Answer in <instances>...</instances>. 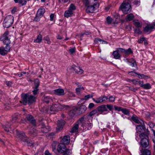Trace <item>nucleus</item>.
I'll use <instances>...</instances> for the list:
<instances>
[{"label": "nucleus", "instance_id": "nucleus-62", "mask_svg": "<svg viewBox=\"0 0 155 155\" xmlns=\"http://www.w3.org/2000/svg\"><path fill=\"white\" fill-rule=\"evenodd\" d=\"M135 61H136L133 58H131L129 59L127 61V62H128V63H130V64L131 63H133Z\"/></svg>", "mask_w": 155, "mask_h": 155}, {"label": "nucleus", "instance_id": "nucleus-34", "mask_svg": "<svg viewBox=\"0 0 155 155\" xmlns=\"http://www.w3.org/2000/svg\"><path fill=\"white\" fill-rule=\"evenodd\" d=\"M45 12V9L43 8H40L38 9L37 13L38 15L42 17Z\"/></svg>", "mask_w": 155, "mask_h": 155}, {"label": "nucleus", "instance_id": "nucleus-49", "mask_svg": "<svg viewBox=\"0 0 155 155\" xmlns=\"http://www.w3.org/2000/svg\"><path fill=\"white\" fill-rule=\"evenodd\" d=\"M129 65L132 67H134L136 68V70H137L138 69V68L137 66L136 61L133 63H131L129 64Z\"/></svg>", "mask_w": 155, "mask_h": 155}, {"label": "nucleus", "instance_id": "nucleus-19", "mask_svg": "<svg viewBox=\"0 0 155 155\" xmlns=\"http://www.w3.org/2000/svg\"><path fill=\"white\" fill-rule=\"evenodd\" d=\"M11 125V124L8 122L5 123L3 126L5 130L7 132H10V133H11V132H10V131H12L11 128L10 127Z\"/></svg>", "mask_w": 155, "mask_h": 155}, {"label": "nucleus", "instance_id": "nucleus-17", "mask_svg": "<svg viewBox=\"0 0 155 155\" xmlns=\"http://www.w3.org/2000/svg\"><path fill=\"white\" fill-rule=\"evenodd\" d=\"M106 106V105L104 104L100 106L97 108V110L98 111L101 112V114H102L103 112L107 111Z\"/></svg>", "mask_w": 155, "mask_h": 155}, {"label": "nucleus", "instance_id": "nucleus-45", "mask_svg": "<svg viewBox=\"0 0 155 155\" xmlns=\"http://www.w3.org/2000/svg\"><path fill=\"white\" fill-rule=\"evenodd\" d=\"M135 74H136L138 75V78L140 79H143L146 78L147 77V76L143 74H140L137 73H135Z\"/></svg>", "mask_w": 155, "mask_h": 155}, {"label": "nucleus", "instance_id": "nucleus-23", "mask_svg": "<svg viewBox=\"0 0 155 155\" xmlns=\"http://www.w3.org/2000/svg\"><path fill=\"white\" fill-rule=\"evenodd\" d=\"M44 102L48 104L51 101H52V99L51 97L48 96H45L43 99Z\"/></svg>", "mask_w": 155, "mask_h": 155}, {"label": "nucleus", "instance_id": "nucleus-11", "mask_svg": "<svg viewBox=\"0 0 155 155\" xmlns=\"http://www.w3.org/2000/svg\"><path fill=\"white\" fill-rule=\"evenodd\" d=\"M108 99V97H107L102 96L95 98H93V100L96 103L99 104L104 101H106Z\"/></svg>", "mask_w": 155, "mask_h": 155}, {"label": "nucleus", "instance_id": "nucleus-26", "mask_svg": "<svg viewBox=\"0 0 155 155\" xmlns=\"http://www.w3.org/2000/svg\"><path fill=\"white\" fill-rule=\"evenodd\" d=\"M140 152L141 154L140 155H151V151L147 149H145L143 151L140 150Z\"/></svg>", "mask_w": 155, "mask_h": 155}, {"label": "nucleus", "instance_id": "nucleus-36", "mask_svg": "<svg viewBox=\"0 0 155 155\" xmlns=\"http://www.w3.org/2000/svg\"><path fill=\"white\" fill-rule=\"evenodd\" d=\"M134 18V15L130 13L127 15L126 19L127 21H130L132 20Z\"/></svg>", "mask_w": 155, "mask_h": 155}, {"label": "nucleus", "instance_id": "nucleus-29", "mask_svg": "<svg viewBox=\"0 0 155 155\" xmlns=\"http://www.w3.org/2000/svg\"><path fill=\"white\" fill-rule=\"evenodd\" d=\"M100 42V44H107V42L105 41L103 39H101L99 38H97L95 39L94 40V42L95 44H98V42Z\"/></svg>", "mask_w": 155, "mask_h": 155}, {"label": "nucleus", "instance_id": "nucleus-63", "mask_svg": "<svg viewBox=\"0 0 155 155\" xmlns=\"http://www.w3.org/2000/svg\"><path fill=\"white\" fill-rule=\"evenodd\" d=\"M83 2L86 6L89 3V0H83Z\"/></svg>", "mask_w": 155, "mask_h": 155}, {"label": "nucleus", "instance_id": "nucleus-64", "mask_svg": "<svg viewBox=\"0 0 155 155\" xmlns=\"http://www.w3.org/2000/svg\"><path fill=\"white\" fill-rule=\"evenodd\" d=\"M75 48H73L69 50V51L71 54H73L75 52Z\"/></svg>", "mask_w": 155, "mask_h": 155}, {"label": "nucleus", "instance_id": "nucleus-53", "mask_svg": "<svg viewBox=\"0 0 155 155\" xmlns=\"http://www.w3.org/2000/svg\"><path fill=\"white\" fill-rule=\"evenodd\" d=\"M106 105V107H107V108L110 111L113 108V106L110 104H107Z\"/></svg>", "mask_w": 155, "mask_h": 155}, {"label": "nucleus", "instance_id": "nucleus-27", "mask_svg": "<svg viewBox=\"0 0 155 155\" xmlns=\"http://www.w3.org/2000/svg\"><path fill=\"white\" fill-rule=\"evenodd\" d=\"M79 125H80V124L77 122V124H75L71 129V133H74L77 132L78 131Z\"/></svg>", "mask_w": 155, "mask_h": 155}, {"label": "nucleus", "instance_id": "nucleus-4", "mask_svg": "<svg viewBox=\"0 0 155 155\" xmlns=\"http://www.w3.org/2000/svg\"><path fill=\"white\" fill-rule=\"evenodd\" d=\"M140 137L141 139L140 142L141 146L144 148L147 147L149 145L147 134L146 133H141L140 135Z\"/></svg>", "mask_w": 155, "mask_h": 155}, {"label": "nucleus", "instance_id": "nucleus-44", "mask_svg": "<svg viewBox=\"0 0 155 155\" xmlns=\"http://www.w3.org/2000/svg\"><path fill=\"white\" fill-rule=\"evenodd\" d=\"M18 115L16 114H15L13 116L12 119L11 120V123H13L16 122L18 118Z\"/></svg>", "mask_w": 155, "mask_h": 155}, {"label": "nucleus", "instance_id": "nucleus-1", "mask_svg": "<svg viewBox=\"0 0 155 155\" xmlns=\"http://www.w3.org/2000/svg\"><path fill=\"white\" fill-rule=\"evenodd\" d=\"M16 137L19 141L24 144H27L29 146L33 145L32 143L28 140L25 133L22 131L17 130Z\"/></svg>", "mask_w": 155, "mask_h": 155}, {"label": "nucleus", "instance_id": "nucleus-6", "mask_svg": "<svg viewBox=\"0 0 155 155\" xmlns=\"http://www.w3.org/2000/svg\"><path fill=\"white\" fill-rule=\"evenodd\" d=\"M69 107V106L58 104L52 105L50 108V110L51 111H57L62 109L67 110Z\"/></svg>", "mask_w": 155, "mask_h": 155}, {"label": "nucleus", "instance_id": "nucleus-13", "mask_svg": "<svg viewBox=\"0 0 155 155\" xmlns=\"http://www.w3.org/2000/svg\"><path fill=\"white\" fill-rule=\"evenodd\" d=\"M131 119L135 123L137 124L142 125L144 124L143 121L135 115H133Z\"/></svg>", "mask_w": 155, "mask_h": 155}, {"label": "nucleus", "instance_id": "nucleus-61", "mask_svg": "<svg viewBox=\"0 0 155 155\" xmlns=\"http://www.w3.org/2000/svg\"><path fill=\"white\" fill-rule=\"evenodd\" d=\"M94 106V104L93 103H90L88 106V108L89 109H91Z\"/></svg>", "mask_w": 155, "mask_h": 155}, {"label": "nucleus", "instance_id": "nucleus-31", "mask_svg": "<svg viewBox=\"0 0 155 155\" xmlns=\"http://www.w3.org/2000/svg\"><path fill=\"white\" fill-rule=\"evenodd\" d=\"M113 55L114 58L116 59H118L120 57V54L119 53L118 51H114L113 53Z\"/></svg>", "mask_w": 155, "mask_h": 155}, {"label": "nucleus", "instance_id": "nucleus-56", "mask_svg": "<svg viewBox=\"0 0 155 155\" xmlns=\"http://www.w3.org/2000/svg\"><path fill=\"white\" fill-rule=\"evenodd\" d=\"M5 84L6 85L9 87H10L12 84V82L11 81H6Z\"/></svg>", "mask_w": 155, "mask_h": 155}, {"label": "nucleus", "instance_id": "nucleus-20", "mask_svg": "<svg viewBox=\"0 0 155 155\" xmlns=\"http://www.w3.org/2000/svg\"><path fill=\"white\" fill-rule=\"evenodd\" d=\"M70 141V137L68 135H65L64 137L62 139L63 143L68 144Z\"/></svg>", "mask_w": 155, "mask_h": 155}, {"label": "nucleus", "instance_id": "nucleus-18", "mask_svg": "<svg viewBox=\"0 0 155 155\" xmlns=\"http://www.w3.org/2000/svg\"><path fill=\"white\" fill-rule=\"evenodd\" d=\"M27 120H28L33 125L35 126L36 121L32 116L30 114H28L26 116Z\"/></svg>", "mask_w": 155, "mask_h": 155}, {"label": "nucleus", "instance_id": "nucleus-52", "mask_svg": "<svg viewBox=\"0 0 155 155\" xmlns=\"http://www.w3.org/2000/svg\"><path fill=\"white\" fill-rule=\"evenodd\" d=\"M42 17L39 15H38L37 13L36 16L34 20L35 21H38L40 20V18L41 17Z\"/></svg>", "mask_w": 155, "mask_h": 155}, {"label": "nucleus", "instance_id": "nucleus-9", "mask_svg": "<svg viewBox=\"0 0 155 155\" xmlns=\"http://www.w3.org/2000/svg\"><path fill=\"white\" fill-rule=\"evenodd\" d=\"M8 32L6 31L0 38V40L2 41L3 43L6 45H8L10 43V39L8 36Z\"/></svg>", "mask_w": 155, "mask_h": 155}, {"label": "nucleus", "instance_id": "nucleus-28", "mask_svg": "<svg viewBox=\"0 0 155 155\" xmlns=\"http://www.w3.org/2000/svg\"><path fill=\"white\" fill-rule=\"evenodd\" d=\"M143 125V124L142 125H140V124L137 126L136 129L138 132L142 133H145V132H143V131H144V130Z\"/></svg>", "mask_w": 155, "mask_h": 155}, {"label": "nucleus", "instance_id": "nucleus-21", "mask_svg": "<svg viewBox=\"0 0 155 155\" xmlns=\"http://www.w3.org/2000/svg\"><path fill=\"white\" fill-rule=\"evenodd\" d=\"M41 124L42 126L41 127V131H42V132L43 133H47L50 130V128H46L44 123L41 122Z\"/></svg>", "mask_w": 155, "mask_h": 155}, {"label": "nucleus", "instance_id": "nucleus-40", "mask_svg": "<svg viewBox=\"0 0 155 155\" xmlns=\"http://www.w3.org/2000/svg\"><path fill=\"white\" fill-rule=\"evenodd\" d=\"M75 71L76 73L79 74H82L84 71L83 70L81 69L79 67H77L75 69Z\"/></svg>", "mask_w": 155, "mask_h": 155}, {"label": "nucleus", "instance_id": "nucleus-47", "mask_svg": "<svg viewBox=\"0 0 155 155\" xmlns=\"http://www.w3.org/2000/svg\"><path fill=\"white\" fill-rule=\"evenodd\" d=\"M115 96H110L109 98H108L107 100H108L110 102H113L115 101Z\"/></svg>", "mask_w": 155, "mask_h": 155}, {"label": "nucleus", "instance_id": "nucleus-33", "mask_svg": "<svg viewBox=\"0 0 155 155\" xmlns=\"http://www.w3.org/2000/svg\"><path fill=\"white\" fill-rule=\"evenodd\" d=\"M133 53V51L130 48H129L127 50H125L124 52L123 55L125 56H127L129 55L130 54H132Z\"/></svg>", "mask_w": 155, "mask_h": 155}, {"label": "nucleus", "instance_id": "nucleus-35", "mask_svg": "<svg viewBox=\"0 0 155 155\" xmlns=\"http://www.w3.org/2000/svg\"><path fill=\"white\" fill-rule=\"evenodd\" d=\"M134 24L135 26L137 28H141L142 26V23L139 22L137 20L134 21Z\"/></svg>", "mask_w": 155, "mask_h": 155}, {"label": "nucleus", "instance_id": "nucleus-37", "mask_svg": "<svg viewBox=\"0 0 155 155\" xmlns=\"http://www.w3.org/2000/svg\"><path fill=\"white\" fill-rule=\"evenodd\" d=\"M93 95H90L89 94L85 95L84 97L82 98L80 101L78 102V104L79 102H81L82 100H87L90 98H92L93 97Z\"/></svg>", "mask_w": 155, "mask_h": 155}, {"label": "nucleus", "instance_id": "nucleus-8", "mask_svg": "<svg viewBox=\"0 0 155 155\" xmlns=\"http://www.w3.org/2000/svg\"><path fill=\"white\" fill-rule=\"evenodd\" d=\"M120 7L123 12L125 14H127L131 11L130 5L128 2L123 3Z\"/></svg>", "mask_w": 155, "mask_h": 155}, {"label": "nucleus", "instance_id": "nucleus-12", "mask_svg": "<svg viewBox=\"0 0 155 155\" xmlns=\"http://www.w3.org/2000/svg\"><path fill=\"white\" fill-rule=\"evenodd\" d=\"M10 49V47L8 45H6L5 48L0 47V54L2 55H4L9 51Z\"/></svg>", "mask_w": 155, "mask_h": 155}, {"label": "nucleus", "instance_id": "nucleus-10", "mask_svg": "<svg viewBox=\"0 0 155 155\" xmlns=\"http://www.w3.org/2000/svg\"><path fill=\"white\" fill-rule=\"evenodd\" d=\"M99 5L98 3L95 2L94 4L93 5H90L87 6L86 9L87 13H93L94 11V9L97 7H98Z\"/></svg>", "mask_w": 155, "mask_h": 155}, {"label": "nucleus", "instance_id": "nucleus-38", "mask_svg": "<svg viewBox=\"0 0 155 155\" xmlns=\"http://www.w3.org/2000/svg\"><path fill=\"white\" fill-rule=\"evenodd\" d=\"M141 87L143 88L146 89H149L151 88V86L150 84L147 83L146 84H143L141 85Z\"/></svg>", "mask_w": 155, "mask_h": 155}, {"label": "nucleus", "instance_id": "nucleus-16", "mask_svg": "<svg viewBox=\"0 0 155 155\" xmlns=\"http://www.w3.org/2000/svg\"><path fill=\"white\" fill-rule=\"evenodd\" d=\"M65 124V121L63 120H58L57 122V127L56 128L58 130H60L62 129L63 125Z\"/></svg>", "mask_w": 155, "mask_h": 155}, {"label": "nucleus", "instance_id": "nucleus-59", "mask_svg": "<svg viewBox=\"0 0 155 155\" xmlns=\"http://www.w3.org/2000/svg\"><path fill=\"white\" fill-rule=\"evenodd\" d=\"M134 4L136 5H139L140 2L138 0H135L133 2Z\"/></svg>", "mask_w": 155, "mask_h": 155}, {"label": "nucleus", "instance_id": "nucleus-50", "mask_svg": "<svg viewBox=\"0 0 155 155\" xmlns=\"http://www.w3.org/2000/svg\"><path fill=\"white\" fill-rule=\"evenodd\" d=\"M114 108L115 110H117L118 111H121L123 108L122 107H117L115 105L114 106Z\"/></svg>", "mask_w": 155, "mask_h": 155}, {"label": "nucleus", "instance_id": "nucleus-25", "mask_svg": "<svg viewBox=\"0 0 155 155\" xmlns=\"http://www.w3.org/2000/svg\"><path fill=\"white\" fill-rule=\"evenodd\" d=\"M87 109V107L85 105H83L81 106L78 109V110L79 111V114H81L84 113Z\"/></svg>", "mask_w": 155, "mask_h": 155}, {"label": "nucleus", "instance_id": "nucleus-14", "mask_svg": "<svg viewBox=\"0 0 155 155\" xmlns=\"http://www.w3.org/2000/svg\"><path fill=\"white\" fill-rule=\"evenodd\" d=\"M66 149V147L65 144L63 143H59L57 148L58 151L60 153H63Z\"/></svg>", "mask_w": 155, "mask_h": 155}, {"label": "nucleus", "instance_id": "nucleus-58", "mask_svg": "<svg viewBox=\"0 0 155 155\" xmlns=\"http://www.w3.org/2000/svg\"><path fill=\"white\" fill-rule=\"evenodd\" d=\"M148 125L149 127L151 128H153L154 127L155 125L153 123L150 122L148 123Z\"/></svg>", "mask_w": 155, "mask_h": 155}, {"label": "nucleus", "instance_id": "nucleus-48", "mask_svg": "<svg viewBox=\"0 0 155 155\" xmlns=\"http://www.w3.org/2000/svg\"><path fill=\"white\" fill-rule=\"evenodd\" d=\"M34 90L32 91L33 94L35 95L39 93V89L38 88L33 87Z\"/></svg>", "mask_w": 155, "mask_h": 155}, {"label": "nucleus", "instance_id": "nucleus-57", "mask_svg": "<svg viewBox=\"0 0 155 155\" xmlns=\"http://www.w3.org/2000/svg\"><path fill=\"white\" fill-rule=\"evenodd\" d=\"M145 39V38L143 37H140V40L139 41V43H142Z\"/></svg>", "mask_w": 155, "mask_h": 155}, {"label": "nucleus", "instance_id": "nucleus-42", "mask_svg": "<svg viewBox=\"0 0 155 155\" xmlns=\"http://www.w3.org/2000/svg\"><path fill=\"white\" fill-rule=\"evenodd\" d=\"M121 111L123 113L126 115H129L130 114L129 110L127 109L123 108Z\"/></svg>", "mask_w": 155, "mask_h": 155}, {"label": "nucleus", "instance_id": "nucleus-43", "mask_svg": "<svg viewBox=\"0 0 155 155\" xmlns=\"http://www.w3.org/2000/svg\"><path fill=\"white\" fill-rule=\"evenodd\" d=\"M35 86L34 87L38 88L40 84V82L38 79H36L34 81Z\"/></svg>", "mask_w": 155, "mask_h": 155}, {"label": "nucleus", "instance_id": "nucleus-39", "mask_svg": "<svg viewBox=\"0 0 155 155\" xmlns=\"http://www.w3.org/2000/svg\"><path fill=\"white\" fill-rule=\"evenodd\" d=\"M98 111L97 110V109L96 110H94L90 113L89 115L91 117L93 115L97 114V116H98L99 114L98 113Z\"/></svg>", "mask_w": 155, "mask_h": 155}, {"label": "nucleus", "instance_id": "nucleus-15", "mask_svg": "<svg viewBox=\"0 0 155 155\" xmlns=\"http://www.w3.org/2000/svg\"><path fill=\"white\" fill-rule=\"evenodd\" d=\"M54 93L56 95L62 96L64 94V91L63 89L58 88L53 91Z\"/></svg>", "mask_w": 155, "mask_h": 155}, {"label": "nucleus", "instance_id": "nucleus-55", "mask_svg": "<svg viewBox=\"0 0 155 155\" xmlns=\"http://www.w3.org/2000/svg\"><path fill=\"white\" fill-rule=\"evenodd\" d=\"M134 32L135 33L138 34H141V32L140 29L138 28H136L134 29Z\"/></svg>", "mask_w": 155, "mask_h": 155}, {"label": "nucleus", "instance_id": "nucleus-3", "mask_svg": "<svg viewBox=\"0 0 155 155\" xmlns=\"http://www.w3.org/2000/svg\"><path fill=\"white\" fill-rule=\"evenodd\" d=\"M77 123L83 127V130H90L93 126L91 123L87 122L85 120L84 117H82L80 118L77 121Z\"/></svg>", "mask_w": 155, "mask_h": 155}, {"label": "nucleus", "instance_id": "nucleus-2", "mask_svg": "<svg viewBox=\"0 0 155 155\" xmlns=\"http://www.w3.org/2000/svg\"><path fill=\"white\" fill-rule=\"evenodd\" d=\"M36 99V97L31 95L26 94L22 96L21 101L20 102L24 105H26L27 103H32Z\"/></svg>", "mask_w": 155, "mask_h": 155}, {"label": "nucleus", "instance_id": "nucleus-32", "mask_svg": "<svg viewBox=\"0 0 155 155\" xmlns=\"http://www.w3.org/2000/svg\"><path fill=\"white\" fill-rule=\"evenodd\" d=\"M78 110V108L75 107L70 111L69 112V115L71 117L74 116L76 114V111Z\"/></svg>", "mask_w": 155, "mask_h": 155}, {"label": "nucleus", "instance_id": "nucleus-51", "mask_svg": "<svg viewBox=\"0 0 155 155\" xmlns=\"http://www.w3.org/2000/svg\"><path fill=\"white\" fill-rule=\"evenodd\" d=\"M106 21L108 24H111L112 21V18L110 16H108L106 18Z\"/></svg>", "mask_w": 155, "mask_h": 155}, {"label": "nucleus", "instance_id": "nucleus-46", "mask_svg": "<svg viewBox=\"0 0 155 155\" xmlns=\"http://www.w3.org/2000/svg\"><path fill=\"white\" fill-rule=\"evenodd\" d=\"M44 40L47 41L46 43L50 45L51 44V41H50L49 38L48 36H47L45 37L44 38Z\"/></svg>", "mask_w": 155, "mask_h": 155}, {"label": "nucleus", "instance_id": "nucleus-24", "mask_svg": "<svg viewBox=\"0 0 155 155\" xmlns=\"http://www.w3.org/2000/svg\"><path fill=\"white\" fill-rule=\"evenodd\" d=\"M42 40V36L41 34H39L36 39L34 40L33 42L34 43H41Z\"/></svg>", "mask_w": 155, "mask_h": 155}, {"label": "nucleus", "instance_id": "nucleus-7", "mask_svg": "<svg viewBox=\"0 0 155 155\" xmlns=\"http://www.w3.org/2000/svg\"><path fill=\"white\" fill-rule=\"evenodd\" d=\"M76 9V6L73 4H71L68 8V9L66 11L64 14L65 17L68 18L71 16L73 11Z\"/></svg>", "mask_w": 155, "mask_h": 155}, {"label": "nucleus", "instance_id": "nucleus-22", "mask_svg": "<svg viewBox=\"0 0 155 155\" xmlns=\"http://www.w3.org/2000/svg\"><path fill=\"white\" fill-rule=\"evenodd\" d=\"M37 131L34 128H31L30 129L29 134L32 137H35L37 134Z\"/></svg>", "mask_w": 155, "mask_h": 155}, {"label": "nucleus", "instance_id": "nucleus-30", "mask_svg": "<svg viewBox=\"0 0 155 155\" xmlns=\"http://www.w3.org/2000/svg\"><path fill=\"white\" fill-rule=\"evenodd\" d=\"M153 29V26L151 24L147 25L144 28V31L146 32H149L151 30Z\"/></svg>", "mask_w": 155, "mask_h": 155}, {"label": "nucleus", "instance_id": "nucleus-41", "mask_svg": "<svg viewBox=\"0 0 155 155\" xmlns=\"http://www.w3.org/2000/svg\"><path fill=\"white\" fill-rule=\"evenodd\" d=\"M63 153V155H71L72 152L71 150L66 149Z\"/></svg>", "mask_w": 155, "mask_h": 155}, {"label": "nucleus", "instance_id": "nucleus-60", "mask_svg": "<svg viewBox=\"0 0 155 155\" xmlns=\"http://www.w3.org/2000/svg\"><path fill=\"white\" fill-rule=\"evenodd\" d=\"M125 49L124 48H118V50L117 51H118L121 52L123 53V54H124V51Z\"/></svg>", "mask_w": 155, "mask_h": 155}, {"label": "nucleus", "instance_id": "nucleus-54", "mask_svg": "<svg viewBox=\"0 0 155 155\" xmlns=\"http://www.w3.org/2000/svg\"><path fill=\"white\" fill-rule=\"evenodd\" d=\"M48 137L50 138L53 139L55 137V134L53 133H51L49 134Z\"/></svg>", "mask_w": 155, "mask_h": 155}, {"label": "nucleus", "instance_id": "nucleus-5", "mask_svg": "<svg viewBox=\"0 0 155 155\" xmlns=\"http://www.w3.org/2000/svg\"><path fill=\"white\" fill-rule=\"evenodd\" d=\"M14 21V17L12 15H8L5 18L3 22V25L5 28H8L11 26Z\"/></svg>", "mask_w": 155, "mask_h": 155}]
</instances>
